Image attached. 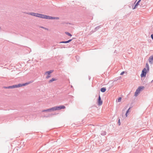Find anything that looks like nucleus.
<instances>
[{
	"mask_svg": "<svg viewBox=\"0 0 153 153\" xmlns=\"http://www.w3.org/2000/svg\"><path fill=\"white\" fill-rule=\"evenodd\" d=\"M28 14L33 16H35L43 19H59V18L58 17H52L51 16L36 13L32 12L29 13Z\"/></svg>",
	"mask_w": 153,
	"mask_h": 153,
	"instance_id": "obj_1",
	"label": "nucleus"
},
{
	"mask_svg": "<svg viewBox=\"0 0 153 153\" xmlns=\"http://www.w3.org/2000/svg\"><path fill=\"white\" fill-rule=\"evenodd\" d=\"M31 82H29L28 83H26L23 84H19L18 85H13L12 86H9L8 88H19L22 86H24L30 83Z\"/></svg>",
	"mask_w": 153,
	"mask_h": 153,
	"instance_id": "obj_2",
	"label": "nucleus"
},
{
	"mask_svg": "<svg viewBox=\"0 0 153 153\" xmlns=\"http://www.w3.org/2000/svg\"><path fill=\"white\" fill-rule=\"evenodd\" d=\"M65 107L64 105H61L59 106H56L50 108V111L59 110L62 109H64Z\"/></svg>",
	"mask_w": 153,
	"mask_h": 153,
	"instance_id": "obj_3",
	"label": "nucleus"
},
{
	"mask_svg": "<svg viewBox=\"0 0 153 153\" xmlns=\"http://www.w3.org/2000/svg\"><path fill=\"white\" fill-rule=\"evenodd\" d=\"M144 88L143 86L139 87L136 90V92L135 93L134 96L137 97L138 94L140 93V92L142 90H143Z\"/></svg>",
	"mask_w": 153,
	"mask_h": 153,
	"instance_id": "obj_4",
	"label": "nucleus"
},
{
	"mask_svg": "<svg viewBox=\"0 0 153 153\" xmlns=\"http://www.w3.org/2000/svg\"><path fill=\"white\" fill-rule=\"evenodd\" d=\"M147 71L145 68H144L142 71L141 74L140 75L141 77H145Z\"/></svg>",
	"mask_w": 153,
	"mask_h": 153,
	"instance_id": "obj_5",
	"label": "nucleus"
},
{
	"mask_svg": "<svg viewBox=\"0 0 153 153\" xmlns=\"http://www.w3.org/2000/svg\"><path fill=\"white\" fill-rule=\"evenodd\" d=\"M53 71V70H51L45 72V74L47 75L46 77L47 79H48L51 76V74L52 73Z\"/></svg>",
	"mask_w": 153,
	"mask_h": 153,
	"instance_id": "obj_6",
	"label": "nucleus"
},
{
	"mask_svg": "<svg viewBox=\"0 0 153 153\" xmlns=\"http://www.w3.org/2000/svg\"><path fill=\"white\" fill-rule=\"evenodd\" d=\"M98 105L99 106L101 105L102 104V101L100 95H99L98 99L97 100Z\"/></svg>",
	"mask_w": 153,
	"mask_h": 153,
	"instance_id": "obj_7",
	"label": "nucleus"
},
{
	"mask_svg": "<svg viewBox=\"0 0 153 153\" xmlns=\"http://www.w3.org/2000/svg\"><path fill=\"white\" fill-rule=\"evenodd\" d=\"M141 0H139L137 2V3L134 6V7H132V9H135L137 8V6L139 5V3L140 2Z\"/></svg>",
	"mask_w": 153,
	"mask_h": 153,
	"instance_id": "obj_8",
	"label": "nucleus"
},
{
	"mask_svg": "<svg viewBox=\"0 0 153 153\" xmlns=\"http://www.w3.org/2000/svg\"><path fill=\"white\" fill-rule=\"evenodd\" d=\"M149 61L150 63L152 64L153 63V56L149 57Z\"/></svg>",
	"mask_w": 153,
	"mask_h": 153,
	"instance_id": "obj_9",
	"label": "nucleus"
},
{
	"mask_svg": "<svg viewBox=\"0 0 153 153\" xmlns=\"http://www.w3.org/2000/svg\"><path fill=\"white\" fill-rule=\"evenodd\" d=\"M57 79L55 78H52L51 79L49 80V83H51L52 82L55 81H56Z\"/></svg>",
	"mask_w": 153,
	"mask_h": 153,
	"instance_id": "obj_10",
	"label": "nucleus"
},
{
	"mask_svg": "<svg viewBox=\"0 0 153 153\" xmlns=\"http://www.w3.org/2000/svg\"><path fill=\"white\" fill-rule=\"evenodd\" d=\"M71 40H72V39H70V40H68V41L60 42V43H68V42H70Z\"/></svg>",
	"mask_w": 153,
	"mask_h": 153,
	"instance_id": "obj_11",
	"label": "nucleus"
},
{
	"mask_svg": "<svg viewBox=\"0 0 153 153\" xmlns=\"http://www.w3.org/2000/svg\"><path fill=\"white\" fill-rule=\"evenodd\" d=\"M101 91L102 92H104L106 91V89L105 88H102L101 89Z\"/></svg>",
	"mask_w": 153,
	"mask_h": 153,
	"instance_id": "obj_12",
	"label": "nucleus"
},
{
	"mask_svg": "<svg viewBox=\"0 0 153 153\" xmlns=\"http://www.w3.org/2000/svg\"><path fill=\"white\" fill-rule=\"evenodd\" d=\"M47 111H48V112L51 111L50 108L48 109H47L46 110H44L42 111V112H47Z\"/></svg>",
	"mask_w": 153,
	"mask_h": 153,
	"instance_id": "obj_13",
	"label": "nucleus"
},
{
	"mask_svg": "<svg viewBox=\"0 0 153 153\" xmlns=\"http://www.w3.org/2000/svg\"><path fill=\"white\" fill-rule=\"evenodd\" d=\"M130 109V108H129L127 110V111H126V117H127V116H128V112L129 111V110Z\"/></svg>",
	"mask_w": 153,
	"mask_h": 153,
	"instance_id": "obj_14",
	"label": "nucleus"
},
{
	"mask_svg": "<svg viewBox=\"0 0 153 153\" xmlns=\"http://www.w3.org/2000/svg\"><path fill=\"white\" fill-rule=\"evenodd\" d=\"M65 33L67 35H68V36H72V35L70 33H69L68 32H66Z\"/></svg>",
	"mask_w": 153,
	"mask_h": 153,
	"instance_id": "obj_15",
	"label": "nucleus"
},
{
	"mask_svg": "<svg viewBox=\"0 0 153 153\" xmlns=\"http://www.w3.org/2000/svg\"><path fill=\"white\" fill-rule=\"evenodd\" d=\"M146 67L147 68L148 70H149V67L148 63L146 64Z\"/></svg>",
	"mask_w": 153,
	"mask_h": 153,
	"instance_id": "obj_16",
	"label": "nucleus"
},
{
	"mask_svg": "<svg viewBox=\"0 0 153 153\" xmlns=\"http://www.w3.org/2000/svg\"><path fill=\"white\" fill-rule=\"evenodd\" d=\"M121 97H119L118 99V100H117V102H120L121 101Z\"/></svg>",
	"mask_w": 153,
	"mask_h": 153,
	"instance_id": "obj_17",
	"label": "nucleus"
},
{
	"mask_svg": "<svg viewBox=\"0 0 153 153\" xmlns=\"http://www.w3.org/2000/svg\"><path fill=\"white\" fill-rule=\"evenodd\" d=\"M126 109V108H124L122 111V112H123V113L124 112L125 110Z\"/></svg>",
	"mask_w": 153,
	"mask_h": 153,
	"instance_id": "obj_18",
	"label": "nucleus"
},
{
	"mask_svg": "<svg viewBox=\"0 0 153 153\" xmlns=\"http://www.w3.org/2000/svg\"><path fill=\"white\" fill-rule=\"evenodd\" d=\"M42 28L45 29V30H48V28H45L44 27H41Z\"/></svg>",
	"mask_w": 153,
	"mask_h": 153,
	"instance_id": "obj_19",
	"label": "nucleus"
},
{
	"mask_svg": "<svg viewBox=\"0 0 153 153\" xmlns=\"http://www.w3.org/2000/svg\"><path fill=\"white\" fill-rule=\"evenodd\" d=\"M124 71H123V72H122L121 73V74H120V75H123V74H124Z\"/></svg>",
	"mask_w": 153,
	"mask_h": 153,
	"instance_id": "obj_20",
	"label": "nucleus"
},
{
	"mask_svg": "<svg viewBox=\"0 0 153 153\" xmlns=\"http://www.w3.org/2000/svg\"><path fill=\"white\" fill-rule=\"evenodd\" d=\"M151 37L152 38V39H153V34L151 35Z\"/></svg>",
	"mask_w": 153,
	"mask_h": 153,
	"instance_id": "obj_21",
	"label": "nucleus"
},
{
	"mask_svg": "<svg viewBox=\"0 0 153 153\" xmlns=\"http://www.w3.org/2000/svg\"><path fill=\"white\" fill-rule=\"evenodd\" d=\"M118 123L119 124V125H120V120L119 119V121H118Z\"/></svg>",
	"mask_w": 153,
	"mask_h": 153,
	"instance_id": "obj_22",
	"label": "nucleus"
},
{
	"mask_svg": "<svg viewBox=\"0 0 153 153\" xmlns=\"http://www.w3.org/2000/svg\"><path fill=\"white\" fill-rule=\"evenodd\" d=\"M9 86L7 87H4V88H8Z\"/></svg>",
	"mask_w": 153,
	"mask_h": 153,
	"instance_id": "obj_23",
	"label": "nucleus"
}]
</instances>
